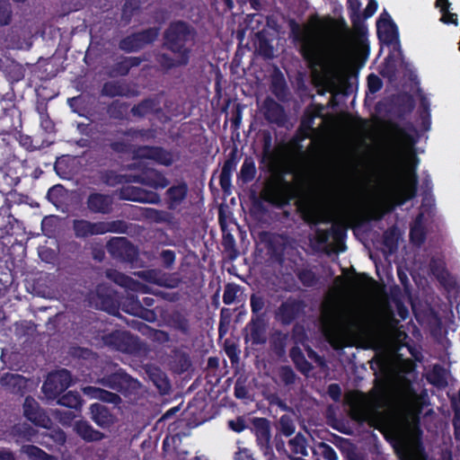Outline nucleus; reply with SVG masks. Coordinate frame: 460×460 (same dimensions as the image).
Returning a JSON list of instances; mask_svg holds the SVG:
<instances>
[{
  "label": "nucleus",
  "mask_w": 460,
  "mask_h": 460,
  "mask_svg": "<svg viewBox=\"0 0 460 460\" xmlns=\"http://www.w3.org/2000/svg\"><path fill=\"white\" fill-rule=\"evenodd\" d=\"M195 38L194 30L183 21H175L169 24L164 32L163 47L168 53H158L155 60L164 71L185 66L189 64Z\"/></svg>",
  "instance_id": "1"
},
{
  "label": "nucleus",
  "mask_w": 460,
  "mask_h": 460,
  "mask_svg": "<svg viewBox=\"0 0 460 460\" xmlns=\"http://www.w3.org/2000/svg\"><path fill=\"white\" fill-rule=\"evenodd\" d=\"M290 34L294 41L299 42L300 54L311 68L320 66L323 59L321 43L314 36L307 35L295 20L289 21Z\"/></svg>",
  "instance_id": "2"
},
{
  "label": "nucleus",
  "mask_w": 460,
  "mask_h": 460,
  "mask_svg": "<svg viewBox=\"0 0 460 460\" xmlns=\"http://www.w3.org/2000/svg\"><path fill=\"white\" fill-rule=\"evenodd\" d=\"M96 340L103 346L127 354H137L142 350L139 339L127 331L115 330L97 337Z\"/></svg>",
  "instance_id": "3"
},
{
  "label": "nucleus",
  "mask_w": 460,
  "mask_h": 460,
  "mask_svg": "<svg viewBox=\"0 0 460 460\" xmlns=\"http://www.w3.org/2000/svg\"><path fill=\"white\" fill-rule=\"evenodd\" d=\"M364 218L351 207L345 208L341 220L334 221L330 228L331 238L336 243L338 252H343L346 248L345 239L349 227L360 226Z\"/></svg>",
  "instance_id": "4"
},
{
  "label": "nucleus",
  "mask_w": 460,
  "mask_h": 460,
  "mask_svg": "<svg viewBox=\"0 0 460 460\" xmlns=\"http://www.w3.org/2000/svg\"><path fill=\"white\" fill-rule=\"evenodd\" d=\"M159 27H148L146 29L132 32L123 37L119 41V49L125 53H137L146 47L152 45L158 39Z\"/></svg>",
  "instance_id": "5"
},
{
  "label": "nucleus",
  "mask_w": 460,
  "mask_h": 460,
  "mask_svg": "<svg viewBox=\"0 0 460 460\" xmlns=\"http://www.w3.org/2000/svg\"><path fill=\"white\" fill-rule=\"evenodd\" d=\"M268 254L272 261L280 265H283L287 261L296 262L297 258L303 261L298 250L284 235H276L270 239Z\"/></svg>",
  "instance_id": "6"
},
{
  "label": "nucleus",
  "mask_w": 460,
  "mask_h": 460,
  "mask_svg": "<svg viewBox=\"0 0 460 460\" xmlns=\"http://www.w3.org/2000/svg\"><path fill=\"white\" fill-rule=\"evenodd\" d=\"M128 169L139 171L138 173L132 174L131 182L141 183L155 190L164 189L170 183L163 172L147 167L140 162L128 164Z\"/></svg>",
  "instance_id": "7"
},
{
  "label": "nucleus",
  "mask_w": 460,
  "mask_h": 460,
  "mask_svg": "<svg viewBox=\"0 0 460 460\" xmlns=\"http://www.w3.org/2000/svg\"><path fill=\"white\" fill-rule=\"evenodd\" d=\"M96 383L121 394L136 392L141 388L140 382L121 368L97 379Z\"/></svg>",
  "instance_id": "8"
},
{
  "label": "nucleus",
  "mask_w": 460,
  "mask_h": 460,
  "mask_svg": "<svg viewBox=\"0 0 460 460\" xmlns=\"http://www.w3.org/2000/svg\"><path fill=\"white\" fill-rule=\"evenodd\" d=\"M415 164L408 167L405 171L404 177L400 178L398 188L394 192L396 204L403 206L406 201L416 197L418 191V174L416 172L417 163L419 159L414 156Z\"/></svg>",
  "instance_id": "9"
},
{
  "label": "nucleus",
  "mask_w": 460,
  "mask_h": 460,
  "mask_svg": "<svg viewBox=\"0 0 460 460\" xmlns=\"http://www.w3.org/2000/svg\"><path fill=\"white\" fill-rule=\"evenodd\" d=\"M71 374L66 369H60L48 375L43 385L42 392L49 400L58 398L71 385Z\"/></svg>",
  "instance_id": "10"
},
{
  "label": "nucleus",
  "mask_w": 460,
  "mask_h": 460,
  "mask_svg": "<svg viewBox=\"0 0 460 460\" xmlns=\"http://www.w3.org/2000/svg\"><path fill=\"white\" fill-rule=\"evenodd\" d=\"M108 252L115 259L126 263H134L139 256L138 248L127 237H114L107 243Z\"/></svg>",
  "instance_id": "11"
},
{
  "label": "nucleus",
  "mask_w": 460,
  "mask_h": 460,
  "mask_svg": "<svg viewBox=\"0 0 460 460\" xmlns=\"http://www.w3.org/2000/svg\"><path fill=\"white\" fill-rule=\"evenodd\" d=\"M252 427L257 445L265 458L267 460H276V456L270 444V420L265 417H255L252 419Z\"/></svg>",
  "instance_id": "12"
},
{
  "label": "nucleus",
  "mask_w": 460,
  "mask_h": 460,
  "mask_svg": "<svg viewBox=\"0 0 460 460\" xmlns=\"http://www.w3.org/2000/svg\"><path fill=\"white\" fill-rule=\"evenodd\" d=\"M323 107L321 104L309 106L305 109L304 115L301 118L297 132L292 140L299 151H302L303 148V146L300 143L311 137V132L314 130V119L323 116Z\"/></svg>",
  "instance_id": "13"
},
{
  "label": "nucleus",
  "mask_w": 460,
  "mask_h": 460,
  "mask_svg": "<svg viewBox=\"0 0 460 460\" xmlns=\"http://www.w3.org/2000/svg\"><path fill=\"white\" fill-rule=\"evenodd\" d=\"M349 18H350V21L352 22V25H353L354 30H355L356 33L358 34V36H356L354 39H352L351 33L349 31V29L347 28V31L344 36L345 41L348 44H350L352 42L354 48L358 51L367 56L370 49H369V44H368V41L367 39V29L364 23V20H366V19L364 18L363 14L361 15L360 13H357L356 14H351V15H349Z\"/></svg>",
  "instance_id": "14"
},
{
  "label": "nucleus",
  "mask_w": 460,
  "mask_h": 460,
  "mask_svg": "<svg viewBox=\"0 0 460 460\" xmlns=\"http://www.w3.org/2000/svg\"><path fill=\"white\" fill-rule=\"evenodd\" d=\"M132 155L134 159L153 160L164 166H170L173 163L172 154L157 146H138L134 148Z\"/></svg>",
  "instance_id": "15"
},
{
  "label": "nucleus",
  "mask_w": 460,
  "mask_h": 460,
  "mask_svg": "<svg viewBox=\"0 0 460 460\" xmlns=\"http://www.w3.org/2000/svg\"><path fill=\"white\" fill-rule=\"evenodd\" d=\"M23 415L34 425L50 429L52 420L31 396H27L23 402Z\"/></svg>",
  "instance_id": "16"
},
{
  "label": "nucleus",
  "mask_w": 460,
  "mask_h": 460,
  "mask_svg": "<svg viewBox=\"0 0 460 460\" xmlns=\"http://www.w3.org/2000/svg\"><path fill=\"white\" fill-rule=\"evenodd\" d=\"M166 365L172 373L181 375L192 368V360L183 347H174L166 357Z\"/></svg>",
  "instance_id": "17"
},
{
  "label": "nucleus",
  "mask_w": 460,
  "mask_h": 460,
  "mask_svg": "<svg viewBox=\"0 0 460 460\" xmlns=\"http://www.w3.org/2000/svg\"><path fill=\"white\" fill-rule=\"evenodd\" d=\"M376 30L379 40L385 45L390 46L399 40L398 27L385 9L379 15Z\"/></svg>",
  "instance_id": "18"
},
{
  "label": "nucleus",
  "mask_w": 460,
  "mask_h": 460,
  "mask_svg": "<svg viewBox=\"0 0 460 460\" xmlns=\"http://www.w3.org/2000/svg\"><path fill=\"white\" fill-rule=\"evenodd\" d=\"M86 207L91 213L109 215L113 210V197L102 192H91L86 199Z\"/></svg>",
  "instance_id": "19"
},
{
  "label": "nucleus",
  "mask_w": 460,
  "mask_h": 460,
  "mask_svg": "<svg viewBox=\"0 0 460 460\" xmlns=\"http://www.w3.org/2000/svg\"><path fill=\"white\" fill-rule=\"evenodd\" d=\"M119 198L123 200L141 203L157 204L160 202V197L157 193L146 191L135 186L122 187L119 190Z\"/></svg>",
  "instance_id": "20"
},
{
  "label": "nucleus",
  "mask_w": 460,
  "mask_h": 460,
  "mask_svg": "<svg viewBox=\"0 0 460 460\" xmlns=\"http://www.w3.org/2000/svg\"><path fill=\"white\" fill-rule=\"evenodd\" d=\"M189 187L186 181H181L170 186L164 193V202L169 210L178 209L188 197Z\"/></svg>",
  "instance_id": "21"
},
{
  "label": "nucleus",
  "mask_w": 460,
  "mask_h": 460,
  "mask_svg": "<svg viewBox=\"0 0 460 460\" xmlns=\"http://www.w3.org/2000/svg\"><path fill=\"white\" fill-rule=\"evenodd\" d=\"M143 369L161 395H165L170 393L171 383L165 372L153 364L145 365Z\"/></svg>",
  "instance_id": "22"
},
{
  "label": "nucleus",
  "mask_w": 460,
  "mask_h": 460,
  "mask_svg": "<svg viewBox=\"0 0 460 460\" xmlns=\"http://www.w3.org/2000/svg\"><path fill=\"white\" fill-rule=\"evenodd\" d=\"M264 119L278 126H284L288 120L284 107L271 97H266L263 102Z\"/></svg>",
  "instance_id": "23"
},
{
  "label": "nucleus",
  "mask_w": 460,
  "mask_h": 460,
  "mask_svg": "<svg viewBox=\"0 0 460 460\" xmlns=\"http://www.w3.org/2000/svg\"><path fill=\"white\" fill-rule=\"evenodd\" d=\"M346 285L329 286L328 288H386L385 285L379 286L372 277L366 273L357 272L354 269L345 274Z\"/></svg>",
  "instance_id": "24"
},
{
  "label": "nucleus",
  "mask_w": 460,
  "mask_h": 460,
  "mask_svg": "<svg viewBox=\"0 0 460 460\" xmlns=\"http://www.w3.org/2000/svg\"><path fill=\"white\" fill-rule=\"evenodd\" d=\"M89 411L92 420L101 429H109L116 422L115 415L103 404L93 403Z\"/></svg>",
  "instance_id": "25"
},
{
  "label": "nucleus",
  "mask_w": 460,
  "mask_h": 460,
  "mask_svg": "<svg viewBox=\"0 0 460 460\" xmlns=\"http://www.w3.org/2000/svg\"><path fill=\"white\" fill-rule=\"evenodd\" d=\"M75 434L86 443L100 442L106 438V435L95 429L89 421L79 420L74 423L73 427Z\"/></svg>",
  "instance_id": "26"
},
{
  "label": "nucleus",
  "mask_w": 460,
  "mask_h": 460,
  "mask_svg": "<svg viewBox=\"0 0 460 460\" xmlns=\"http://www.w3.org/2000/svg\"><path fill=\"white\" fill-rule=\"evenodd\" d=\"M72 228L75 236L79 239L102 234L101 221L91 222L86 219H74Z\"/></svg>",
  "instance_id": "27"
},
{
  "label": "nucleus",
  "mask_w": 460,
  "mask_h": 460,
  "mask_svg": "<svg viewBox=\"0 0 460 460\" xmlns=\"http://www.w3.org/2000/svg\"><path fill=\"white\" fill-rule=\"evenodd\" d=\"M146 57L135 56H121L119 60H117L111 68V75L112 76H126L129 74L133 67L139 66L144 61Z\"/></svg>",
  "instance_id": "28"
},
{
  "label": "nucleus",
  "mask_w": 460,
  "mask_h": 460,
  "mask_svg": "<svg viewBox=\"0 0 460 460\" xmlns=\"http://www.w3.org/2000/svg\"><path fill=\"white\" fill-rule=\"evenodd\" d=\"M293 271L305 288H313L319 281L317 266L311 263L296 265Z\"/></svg>",
  "instance_id": "29"
},
{
  "label": "nucleus",
  "mask_w": 460,
  "mask_h": 460,
  "mask_svg": "<svg viewBox=\"0 0 460 460\" xmlns=\"http://www.w3.org/2000/svg\"><path fill=\"white\" fill-rule=\"evenodd\" d=\"M304 305L300 300H287L279 308L278 317L283 324H290L302 312Z\"/></svg>",
  "instance_id": "30"
},
{
  "label": "nucleus",
  "mask_w": 460,
  "mask_h": 460,
  "mask_svg": "<svg viewBox=\"0 0 460 460\" xmlns=\"http://www.w3.org/2000/svg\"><path fill=\"white\" fill-rule=\"evenodd\" d=\"M137 277L142 280L156 285L160 288H176L174 285L168 283V274L163 271L161 269H148L138 271Z\"/></svg>",
  "instance_id": "31"
},
{
  "label": "nucleus",
  "mask_w": 460,
  "mask_h": 460,
  "mask_svg": "<svg viewBox=\"0 0 460 460\" xmlns=\"http://www.w3.org/2000/svg\"><path fill=\"white\" fill-rule=\"evenodd\" d=\"M113 289H96V305L101 309L115 314L119 310V302Z\"/></svg>",
  "instance_id": "32"
},
{
  "label": "nucleus",
  "mask_w": 460,
  "mask_h": 460,
  "mask_svg": "<svg viewBox=\"0 0 460 460\" xmlns=\"http://www.w3.org/2000/svg\"><path fill=\"white\" fill-rule=\"evenodd\" d=\"M0 385L12 394H22L27 386V379L18 374L6 373L0 378Z\"/></svg>",
  "instance_id": "33"
},
{
  "label": "nucleus",
  "mask_w": 460,
  "mask_h": 460,
  "mask_svg": "<svg viewBox=\"0 0 460 460\" xmlns=\"http://www.w3.org/2000/svg\"><path fill=\"white\" fill-rule=\"evenodd\" d=\"M83 392L93 399L100 400L103 402L111 403L115 406L122 402L121 397L113 392L95 386H86L83 388Z\"/></svg>",
  "instance_id": "34"
},
{
  "label": "nucleus",
  "mask_w": 460,
  "mask_h": 460,
  "mask_svg": "<svg viewBox=\"0 0 460 460\" xmlns=\"http://www.w3.org/2000/svg\"><path fill=\"white\" fill-rule=\"evenodd\" d=\"M160 111L159 103L153 98H145L130 110L132 116L137 118H144L148 114H157Z\"/></svg>",
  "instance_id": "35"
},
{
  "label": "nucleus",
  "mask_w": 460,
  "mask_h": 460,
  "mask_svg": "<svg viewBox=\"0 0 460 460\" xmlns=\"http://www.w3.org/2000/svg\"><path fill=\"white\" fill-rule=\"evenodd\" d=\"M289 358L296 368L304 376H308L314 369V366L305 358L302 349L297 345L292 346L289 349Z\"/></svg>",
  "instance_id": "36"
},
{
  "label": "nucleus",
  "mask_w": 460,
  "mask_h": 460,
  "mask_svg": "<svg viewBox=\"0 0 460 460\" xmlns=\"http://www.w3.org/2000/svg\"><path fill=\"white\" fill-rule=\"evenodd\" d=\"M132 174H119L114 170H102L99 172L101 181L109 187L131 182Z\"/></svg>",
  "instance_id": "37"
},
{
  "label": "nucleus",
  "mask_w": 460,
  "mask_h": 460,
  "mask_svg": "<svg viewBox=\"0 0 460 460\" xmlns=\"http://www.w3.org/2000/svg\"><path fill=\"white\" fill-rule=\"evenodd\" d=\"M105 278L109 279L111 282L118 285L119 288H131V284H135L133 279L125 275L124 273L115 270V269H108L105 270ZM136 288H148L145 284L136 283Z\"/></svg>",
  "instance_id": "38"
},
{
  "label": "nucleus",
  "mask_w": 460,
  "mask_h": 460,
  "mask_svg": "<svg viewBox=\"0 0 460 460\" xmlns=\"http://www.w3.org/2000/svg\"><path fill=\"white\" fill-rule=\"evenodd\" d=\"M423 215L419 214L415 219V222L410 227L409 238L410 241L417 246L422 245L427 239V232L425 226L422 225Z\"/></svg>",
  "instance_id": "39"
},
{
  "label": "nucleus",
  "mask_w": 460,
  "mask_h": 460,
  "mask_svg": "<svg viewBox=\"0 0 460 460\" xmlns=\"http://www.w3.org/2000/svg\"><path fill=\"white\" fill-rule=\"evenodd\" d=\"M398 137L408 146H413L419 139L418 130L411 123H406L403 127L395 126Z\"/></svg>",
  "instance_id": "40"
},
{
  "label": "nucleus",
  "mask_w": 460,
  "mask_h": 460,
  "mask_svg": "<svg viewBox=\"0 0 460 460\" xmlns=\"http://www.w3.org/2000/svg\"><path fill=\"white\" fill-rule=\"evenodd\" d=\"M128 107V102L114 100L108 104L106 112L111 119L121 121L127 119Z\"/></svg>",
  "instance_id": "41"
},
{
  "label": "nucleus",
  "mask_w": 460,
  "mask_h": 460,
  "mask_svg": "<svg viewBox=\"0 0 460 460\" xmlns=\"http://www.w3.org/2000/svg\"><path fill=\"white\" fill-rule=\"evenodd\" d=\"M290 452L293 455H300L301 456H308V440L305 435L298 432L288 442Z\"/></svg>",
  "instance_id": "42"
},
{
  "label": "nucleus",
  "mask_w": 460,
  "mask_h": 460,
  "mask_svg": "<svg viewBox=\"0 0 460 460\" xmlns=\"http://www.w3.org/2000/svg\"><path fill=\"white\" fill-rule=\"evenodd\" d=\"M271 93L279 101L285 102L288 96V87L282 75L272 78L270 84Z\"/></svg>",
  "instance_id": "43"
},
{
  "label": "nucleus",
  "mask_w": 460,
  "mask_h": 460,
  "mask_svg": "<svg viewBox=\"0 0 460 460\" xmlns=\"http://www.w3.org/2000/svg\"><path fill=\"white\" fill-rule=\"evenodd\" d=\"M219 224L223 232L222 244L225 249L224 253V268L230 273V268L226 267V263L230 261V230L227 229L226 219L223 217V209L219 211Z\"/></svg>",
  "instance_id": "44"
},
{
  "label": "nucleus",
  "mask_w": 460,
  "mask_h": 460,
  "mask_svg": "<svg viewBox=\"0 0 460 460\" xmlns=\"http://www.w3.org/2000/svg\"><path fill=\"white\" fill-rule=\"evenodd\" d=\"M353 208L364 218L363 223H365L371 220H382L386 213L391 212L394 209V207L386 209L383 205H375L367 213H363L356 208Z\"/></svg>",
  "instance_id": "45"
},
{
  "label": "nucleus",
  "mask_w": 460,
  "mask_h": 460,
  "mask_svg": "<svg viewBox=\"0 0 460 460\" xmlns=\"http://www.w3.org/2000/svg\"><path fill=\"white\" fill-rule=\"evenodd\" d=\"M331 239L330 228L323 230V228H315L314 235L310 238L311 245L314 250H320L329 244Z\"/></svg>",
  "instance_id": "46"
},
{
  "label": "nucleus",
  "mask_w": 460,
  "mask_h": 460,
  "mask_svg": "<svg viewBox=\"0 0 460 460\" xmlns=\"http://www.w3.org/2000/svg\"><path fill=\"white\" fill-rule=\"evenodd\" d=\"M429 266L430 272L443 285V288H447L444 285V281H446L447 278L448 271L446 269L444 261L440 259L432 258L429 261Z\"/></svg>",
  "instance_id": "47"
},
{
  "label": "nucleus",
  "mask_w": 460,
  "mask_h": 460,
  "mask_svg": "<svg viewBox=\"0 0 460 460\" xmlns=\"http://www.w3.org/2000/svg\"><path fill=\"white\" fill-rule=\"evenodd\" d=\"M321 316L323 324H331L337 316V304L333 300H324L321 306Z\"/></svg>",
  "instance_id": "48"
},
{
  "label": "nucleus",
  "mask_w": 460,
  "mask_h": 460,
  "mask_svg": "<svg viewBox=\"0 0 460 460\" xmlns=\"http://www.w3.org/2000/svg\"><path fill=\"white\" fill-rule=\"evenodd\" d=\"M169 324L174 329L181 332L183 334H189L190 324L188 319L179 312H173L169 315Z\"/></svg>",
  "instance_id": "49"
},
{
  "label": "nucleus",
  "mask_w": 460,
  "mask_h": 460,
  "mask_svg": "<svg viewBox=\"0 0 460 460\" xmlns=\"http://www.w3.org/2000/svg\"><path fill=\"white\" fill-rule=\"evenodd\" d=\"M101 94L110 98L125 95V88L123 85L116 81L105 82L102 87Z\"/></svg>",
  "instance_id": "50"
},
{
  "label": "nucleus",
  "mask_w": 460,
  "mask_h": 460,
  "mask_svg": "<svg viewBox=\"0 0 460 460\" xmlns=\"http://www.w3.org/2000/svg\"><path fill=\"white\" fill-rule=\"evenodd\" d=\"M402 460H426L421 442L419 441L416 447L407 444L404 447V454H402Z\"/></svg>",
  "instance_id": "51"
},
{
  "label": "nucleus",
  "mask_w": 460,
  "mask_h": 460,
  "mask_svg": "<svg viewBox=\"0 0 460 460\" xmlns=\"http://www.w3.org/2000/svg\"><path fill=\"white\" fill-rule=\"evenodd\" d=\"M277 429L285 437H290L295 433L296 425L290 414H283L278 420Z\"/></svg>",
  "instance_id": "52"
},
{
  "label": "nucleus",
  "mask_w": 460,
  "mask_h": 460,
  "mask_svg": "<svg viewBox=\"0 0 460 460\" xmlns=\"http://www.w3.org/2000/svg\"><path fill=\"white\" fill-rule=\"evenodd\" d=\"M22 451L29 456L30 460H58L55 456L49 455L33 445L23 446Z\"/></svg>",
  "instance_id": "53"
},
{
  "label": "nucleus",
  "mask_w": 460,
  "mask_h": 460,
  "mask_svg": "<svg viewBox=\"0 0 460 460\" xmlns=\"http://www.w3.org/2000/svg\"><path fill=\"white\" fill-rule=\"evenodd\" d=\"M57 402L62 406L79 410L82 406V398L77 392L70 391L58 398Z\"/></svg>",
  "instance_id": "54"
},
{
  "label": "nucleus",
  "mask_w": 460,
  "mask_h": 460,
  "mask_svg": "<svg viewBox=\"0 0 460 460\" xmlns=\"http://www.w3.org/2000/svg\"><path fill=\"white\" fill-rule=\"evenodd\" d=\"M119 134L131 138L140 137L144 140L153 139L155 137V132L152 129H145V128H129L127 129H121L118 131Z\"/></svg>",
  "instance_id": "55"
},
{
  "label": "nucleus",
  "mask_w": 460,
  "mask_h": 460,
  "mask_svg": "<svg viewBox=\"0 0 460 460\" xmlns=\"http://www.w3.org/2000/svg\"><path fill=\"white\" fill-rule=\"evenodd\" d=\"M257 39V51L260 55L263 56L266 58H270L273 57V47L270 45V41L265 37L264 33L261 31H258L255 33Z\"/></svg>",
  "instance_id": "56"
},
{
  "label": "nucleus",
  "mask_w": 460,
  "mask_h": 460,
  "mask_svg": "<svg viewBox=\"0 0 460 460\" xmlns=\"http://www.w3.org/2000/svg\"><path fill=\"white\" fill-rule=\"evenodd\" d=\"M145 217L155 223H166L172 217L169 212L153 208H146Z\"/></svg>",
  "instance_id": "57"
},
{
  "label": "nucleus",
  "mask_w": 460,
  "mask_h": 460,
  "mask_svg": "<svg viewBox=\"0 0 460 460\" xmlns=\"http://www.w3.org/2000/svg\"><path fill=\"white\" fill-rule=\"evenodd\" d=\"M220 185L222 187L224 195L230 194V155L226 156L224 161L221 175Z\"/></svg>",
  "instance_id": "58"
},
{
  "label": "nucleus",
  "mask_w": 460,
  "mask_h": 460,
  "mask_svg": "<svg viewBox=\"0 0 460 460\" xmlns=\"http://www.w3.org/2000/svg\"><path fill=\"white\" fill-rule=\"evenodd\" d=\"M102 234L106 233L124 234L127 232L128 226L123 220H114L111 222L101 221Z\"/></svg>",
  "instance_id": "59"
},
{
  "label": "nucleus",
  "mask_w": 460,
  "mask_h": 460,
  "mask_svg": "<svg viewBox=\"0 0 460 460\" xmlns=\"http://www.w3.org/2000/svg\"><path fill=\"white\" fill-rule=\"evenodd\" d=\"M12 434L14 437L22 438L30 440L36 434V430L28 423H18L12 429Z\"/></svg>",
  "instance_id": "60"
},
{
  "label": "nucleus",
  "mask_w": 460,
  "mask_h": 460,
  "mask_svg": "<svg viewBox=\"0 0 460 460\" xmlns=\"http://www.w3.org/2000/svg\"><path fill=\"white\" fill-rule=\"evenodd\" d=\"M108 146L115 154L128 155L131 152V144L124 139L111 140L108 144Z\"/></svg>",
  "instance_id": "61"
},
{
  "label": "nucleus",
  "mask_w": 460,
  "mask_h": 460,
  "mask_svg": "<svg viewBox=\"0 0 460 460\" xmlns=\"http://www.w3.org/2000/svg\"><path fill=\"white\" fill-rule=\"evenodd\" d=\"M291 339L293 340L295 345H305V343L308 341V336L304 326L300 325V323H295L291 332Z\"/></svg>",
  "instance_id": "62"
},
{
  "label": "nucleus",
  "mask_w": 460,
  "mask_h": 460,
  "mask_svg": "<svg viewBox=\"0 0 460 460\" xmlns=\"http://www.w3.org/2000/svg\"><path fill=\"white\" fill-rule=\"evenodd\" d=\"M317 449L319 451V455L324 460H338L337 452L332 446H330V444H326V442H320Z\"/></svg>",
  "instance_id": "63"
},
{
  "label": "nucleus",
  "mask_w": 460,
  "mask_h": 460,
  "mask_svg": "<svg viewBox=\"0 0 460 460\" xmlns=\"http://www.w3.org/2000/svg\"><path fill=\"white\" fill-rule=\"evenodd\" d=\"M279 378L286 385H290L296 382V376L290 366L285 365L279 368Z\"/></svg>",
  "instance_id": "64"
}]
</instances>
